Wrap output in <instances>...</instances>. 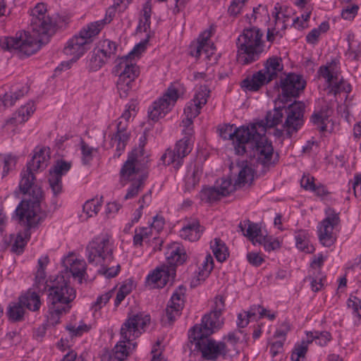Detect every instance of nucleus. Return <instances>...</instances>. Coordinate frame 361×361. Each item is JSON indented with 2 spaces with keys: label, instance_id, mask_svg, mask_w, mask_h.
<instances>
[{
  "label": "nucleus",
  "instance_id": "3",
  "mask_svg": "<svg viewBox=\"0 0 361 361\" xmlns=\"http://www.w3.org/2000/svg\"><path fill=\"white\" fill-rule=\"evenodd\" d=\"M48 287L47 320L51 325H56L61 315L69 311V303L75 299V291L62 275L57 276Z\"/></svg>",
  "mask_w": 361,
  "mask_h": 361
},
{
  "label": "nucleus",
  "instance_id": "58",
  "mask_svg": "<svg viewBox=\"0 0 361 361\" xmlns=\"http://www.w3.org/2000/svg\"><path fill=\"white\" fill-rule=\"evenodd\" d=\"M359 6L357 4H352L343 8L341 11V17L345 20H351L357 14Z\"/></svg>",
  "mask_w": 361,
  "mask_h": 361
},
{
  "label": "nucleus",
  "instance_id": "1",
  "mask_svg": "<svg viewBox=\"0 0 361 361\" xmlns=\"http://www.w3.org/2000/svg\"><path fill=\"white\" fill-rule=\"evenodd\" d=\"M49 159V149H39L35 152L32 159L27 164L26 169L21 172L19 188L23 194H28V197L20 202L15 213L21 219L25 218L30 225H33L44 218L40 208L43 192L41 187L35 182L34 173L39 170H44L47 166Z\"/></svg>",
  "mask_w": 361,
  "mask_h": 361
},
{
  "label": "nucleus",
  "instance_id": "24",
  "mask_svg": "<svg viewBox=\"0 0 361 361\" xmlns=\"http://www.w3.org/2000/svg\"><path fill=\"white\" fill-rule=\"evenodd\" d=\"M204 226H201L198 220H192L187 222L180 231V236L190 242L198 240L203 231Z\"/></svg>",
  "mask_w": 361,
  "mask_h": 361
},
{
  "label": "nucleus",
  "instance_id": "4",
  "mask_svg": "<svg viewBox=\"0 0 361 361\" xmlns=\"http://www.w3.org/2000/svg\"><path fill=\"white\" fill-rule=\"evenodd\" d=\"M149 322V315L144 313L128 315L121 328V340L112 351L118 361H123L135 350L137 343L133 341L140 336L141 330H144Z\"/></svg>",
  "mask_w": 361,
  "mask_h": 361
},
{
  "label": "nucleus",
  "instance_id": "47",
  "mask_svg": "<svg viewBox=\"0 0 361 361\" xmlns=\"http://www.w3.org/2000/svg\"><path fill=\"white\" fill-rule=\"evenodd\" d=\"M309 344L310 343L307 339L296 344L291 354L292 361H301L305 359Z\"/></svg>",
  "mask_w": 361,
  "mask_h": 361
},
{
  "label": "nucleus",
  "instance_id": "59",
  "mask_svg": "<svg viewBox=\"0 0 361 361\" xmlns=\"http://www.w3.org/2000/svg\"><path fill=\"white\" fill-rule=\"evenodd\" d=\"M201 107L197 103L191 100L184 109V114L189 118H195L200 112Z\"/></svg>",
  "mask_w": 361,
  "mask_h": 361
},
{
  "label": "nucleus",
  "instance_id": "23",
  "mask_svg": "<svg viewBox=\"0 0 361 361\" xmlns=\"http://www.w3.org/2000/svg\"><path fill=\"white\" fill-rule=\"evenodd\" d=\"M18 218L20 223L23 224L25 228L23 233H19L16 236V238L11 246V251L14 253H16L17 255H20L23 252L27 241L30 238V229L36 227L42 220H39L33 225H30L29 222L27 221L25 218L24 219H21L19 216H18Z\"/></svg>",
  "mask_w": 361,
  "mask_h": 361
},
{
  "label": "nucleus",
  "instance_id": "30",
  "mask_svg": "<svg viewBox=\"0 0 361 361\" xmlns=\"http://www.w3.org/2000/svg\"><path fill=\"white\" fill-rule=\"evenodd\" d=\"M281 59L277 56L269 58L264 64L263 73L269 82L276 78L278 73L283 70Z\"/></svg>",
  "mask_w": 361,
  "mask_h": 361
},
{
  "label": "nucleus",
  "instance_id": "56",
  "mask_svg": "<svg viewBox=\"0 0 361 361\" xmlns=\"http://www.w3.org/2000/svg\"><path fill=\"white\" fill-rule=\"evenodd\" d=\"M16 162V157L11 154L0 155V166H3V171L1 172L2 178L8 173L11 166L12 165L14 166Z\"/></svg>",
  "mask_w": 361,
  "mask_h": 361
},
{
  "label": "nucleus",
  "instance_id": "8",
  "mask_svg": "<svg viewBox=\"0 0 361 361\" xmlns=\"http://www.w3.org/2000/svg\"><path fill=\"white\" fill-rule=\"evenodd\" d=\"M263 32L257 27L246 28L236 41L237 61L243 65L250 64L259 59L264 51Z\"/></svg>",
  "mask_w": 361,
  "mask_h": 361
},
{
  "label": "nucleus",
  "instance_id": "64",
  "mask_svg": "<svg viewBox=\"0 0 361 361\" xmlns=\"http://www.w3.org/2000/svg\"><path fill=\"white\" fill-rule=\"evenodd\" d=\"M248 262L254 267L260 266L264 261V258L257 252H251L247 254Z\"/></svg>",
  "mask_w": 361,
  "mask_h": 361
},
{
  "label": "nucleus",
  "instance_id": "60",
  "mask_svg": "<svg viewBox=\"0 0 361 361\" xmlns=\"http://www.w3.org/2000/svg\"><path fill=\"white\" fill-rule=\"evenodd\" d=\"M31 19H34L35 18H50L49 16L47 14V8L46 6L39 3L37 4L31 11Z\"/></svg>",
  "mask_w": 361,
  "mask_h": 361
},
{
  "label": "nucleus",
  "instance_id": "12",
  "mask_svg": "<svg viewBox=\"0 0 361 361\" xmlns=\"http://www.w3.org/2000/svg\"><path fill=\"white\" fill-rule=\"evenodd\" d=\"M219 135L224 140H232L235 153L238 155L245 154V147H243L245 142H249V136H250L251 124L247 126H240L234 128L233 125H225L220 128Z\"/></svg>",
  "mask_w": 361,
  "mask_h": 361
},
{
  "label": "nucleus",
  "instance_id": "6",
  "mask_svg": "<svg viewBox=\"0 0 361 361\" xmlns=\"http://www.w3.org/2000/svg\"><path fill=\"white\" fill-rule=\"evenodd\" d=\"M146 44L147 42L138 43L127 55L116 61L114 72L118 75L116 87L121 98H126L133 88L135 80L139 75V68L133 58L145 51Z\"/></svg>",
  "mask_w": 361,
  "mask_h": 361
},
{
  "label": "nucleus",
  "instance_id": "40",
  "mask_svg": "<svg viewBox=\"0 0 361 361\" xmlns=\"http://www.w3.org/2000/svg\"><path fill=\"white\" fill-rule=\"evenodd\" d=\"M307 338L310 343L314 341L317 345L324 346L331 341V336L328 331H309Z\"/></svg>",
  "mask_w": 361,
  "mask_h": 361
},
{
  "label": "nucleus",
  "instance_id": "15",
  "mask_svg": "<svg viewBox=\"0 0 361 361\" xmlns=\"http://www.w3.org/2000/svg\"><path fill=\"white\" fill-rule=\"evenodd\" d=\"M191 150L190 140L184 137L176 142L173 149H168L161 156L160 160L164 165L173 164L176 169H178L183 164L184 157Z\"/></svg>",
  "mask_w": 361,
  "mask_h": 361
},
{
  "label": "nucleus",
  "instance_id": "27",
  "mask_svg": "<svg viewBox=\"0 0 361 361\" xmlns=\"http://www.w3.org/2000/svg\"><path fill=\"white\" fill-rule=\"evenodd\" d=\"M214 268L213 257L210 255H207L204 257V260L199 268V271L191 280L190 286L195 288L200 285L202 282L209 276Z\"/></svg>",
  "mask_w": 361,
  "mask_h": 361
},
{
  "label": "nucleus",
  "instance_id": "53",
  "mask_svg": "<svg viewBox=\"0 0 361 361\" xmlns=\"http://www.w3.org/2000/svg\"><path fill=\"white\" fill-rule=\"evenodd\" d=\"M324 279L325 276H323L319 270H316L312 276L307 277V279L310 281L311 288L314 292H318L322 288Z\"/></svg>",
  "mask_w": 361,
  "mask_h": 361
},
{
  "label": "nucleus",
  "instance_id": "36",
  "mask_svg": "<svg viewBox=\"0 0 361 361\" xmlns=\"http://www.w3.org/2000/svg\"><path fill=\"white\" fill-rule=\"evenodd\" d=\"M19 300L24 307L30 311L36 312L40 308V297L35 291L29 290L26 293L20 296Z\"/></svg>",
  "mask_w": 361,
  "mask_h": 361
},
{
  "label": "nucleus",
  "instance_id": "28",
  "mask_svg": "<svg viewBox=\"0 0 361 361\" xmlns=\"http://www.w3.org/2000/svg\"><path fill=\"white\" fill-rule=\"evenodd\" d=\"M225 307V300L223 296L217 295L215 298L214 300V307L213 311L207 315H204L202 319V322L204 320L205 318H208L209 322L212 323V326L220 328L222 322L220 320V316L221 314L222 311Z\"/></svg>",
  "mask_w": 361,
  "mask_h": 361
},
{
  "label": "nucleus",
  "instance_id": "2",
  "mask_svg": "<svg viewBox=\"0 0 361 361\" xmlns=\"http://www.w3.org/2000/svg\"><path fill=\"white\" fill-rule=\"evenodd\" d=\"M32 34L24 32L19 37H5L0 39V47L6 51L14 52L20 58L27 57L37 52L42 45L49 42L54 34L55 25L51 18L30 20Z\"/></svg>",
  "mask_w": 361,
  "mask_h": 361
},
{
  "label": "nucleus",
  "instance_id": "62",
  "mask_svg": "<svg viewBox=\"0 0 361 361\" xmlns=\"http://www.w3.org/2000/svg\"><path fill=\"white\" fill-rule=\"evenodd\" d=\"M112 295L113 290H111L99 296L97 298V300L92 305V307L94 308V310L97 311L101 309L104 305H105L109 300V299L111 298Z\"/></svg>",
  "mask_w": 361,
  "mask_h": 361
},
{
  "label": "nucleus",
  "instance_id": "61",
  "mask_svg": "<svg viewBox=\"0 0 361 361\" xmlns=\"http://www.w3.org/2000/svg\"><path fill=\"white\" fill-rule=\"evenodd\" d=\"M247 0H233L228 7V12L231 16H236L240 13Z\"/></svg>",
  "mask_w": 361,
  "mask_h": 361
},
{
  "label": "nucleus",
  "instance_id": "32",
  "mask_svg": "<svg viewBox=\"0 0 361 361\" xmlns=\"http://www.w3.org/2000/svg\"><path fill=\"white\" fill-rule=\"evenodd\" d=\"M281 103H276V105H279L276 106L273 110L267 112L265 120H262L258 123L263 122V126L267 130V128H274L277 126L282 121V118L283 116V111L285 109V104H282L283 105H280Z\"/></svg>",
  "mask_w": 361,
  "mask_h": 361
},
{
  "label": "nucleus",
  "instance_id": "5",
  "mask_svg": "<svg viewBox=\"0 0 361 361\" xmlns=\"http://www.w3.org/2000/svg\"><path fill=\"white\" fill-rule=\"evenodd\" d=\"M207 321L208 318H205L200 326H193L189 332V339L195 345V349L202 353L204 360L215 361L221 355L225 357L228 350L225 343L209 338L219 328L212 326V323L207 324Z\"/></svg>",
  "mask_w": 361,
  "mask_h": 361
},
{
  "label": "nucleus",
  "instance_id": "20",
  "mask_svg": "<svg viewBox=\"0 0 361 361\" xmlns=\"http://www.w3.org/2000/svg\"><path fill=\"white\" fill-rule=\"evenodd\" d=\"M317 73L320 77L325 79L328 85V87L330 89L329 92L333 93L334 95L340 93L341 91H345L346 92H350V85H345L342 80L338 82L337 76L334 75L329 66H321Z\"/></svg>",
  "mask_w": 361,
  "mask_h": 361
},
{
  "label": "nucleus",
  "instance_id": "50",
  "mask_svg": "<svg viewBox=\"0 0 361 361\" xmlns=\"http://www.w3.org/2000/svg\"><path fill=\"white\" fill-rule=\"evenodd\" d=\"M221 197L215 186L204 188L200 192V198L201 200L207 202L216 201L219 200Z\"/></svg>",
  "mask_w": 361,
  "mask_h": 361
},
{
  "label": "nucleus",
  "instance_id": "57",
  "mask_svg": "<svg viewBox=\"0 0 361 361\" xmlns=\"http://www.w3.org/2000/svg\"><path fill=\"white\" fill-rule=\"evenodd\" d=\"M346 54L353 60H359L361 56V44L354 42H349Z\"/></svg>",
  "mask_w": 361,
  "mask_h": 361
},
{
  "label": "nucleus",
  "instance_id": "18",
  "mask_svg": "<svg viewBox=\"0 0 361 361\" xmlns=\"http://www.w3.org/2000/svg\"><path fill=\"white\" fill-rule=\"evenodd\" d=\"M185 288L180 286L173 293L165 310V317L171 324L181 314L184 307V294Z\"/></svg>",
  "mask_w": 361,
  "mask_h": 361
},
{
  "label": "nucleus",
  "instance_id": "34",
  "mask_svg": "<svg viewBox=\"0 0 361 361\" xmlns=\"http://www.w3.org/2000/svg\"><path fill=\"white\" fill-rule=\"evenodd\" d=\"M25 314V307L19 299L16 302H11L8 304L6 315L9 321L12 322H22L24 320Z\"/></svg>",
  "mask_w": 361,
  "mask_h": 361
},
{
  "label": "nucleus",
  "instance_id": "49",
  "mask_svg": "<svg viewBox=\"0 0 361 361\" xmlns=\"http://www.w3.org/2000/svg\"><path fill=\"white\" fill-rule=\"evenodd\" d=\"M257 242L259 245H263L264 250L268 252L278 250L281 247L279 240L271 236H261L259 240H257Z\"/></svg>",
  "mask_w": 361,
  "mask_h": 361
},
{
  "label": "nucleus",
  "instance_id": "41",
  "mask_svg": "<svg viewBox=\"0 0 361 361\" xmlns=\"http://www.w3.org/2000/svg\"><path fill=\"white\" fill-rule=\"evenodd\" d=\"M109 60L95 48L90 52L88 68L92 71L101 68Z\"/></svg>",
  "mask_w": 361,
  "mask_h": 361
},
{
  "label": "nucleus",
  "instance_id": "16",
  "mask_svg": "<svg viewBox=\"0 0 361 361\" xmlns=\"http://www.w3.org/2000/svg\"><path fill=\"white\" fill-rule=\"evenodd\" d=\"M177 90L173 87H169L167 92L159 100L153 103L152 109L149 111V117L152 121H157L159 118L165 116L171 110L177 99Z\"/></svg>",
  "mask_w": 361,
  "mask_h": 361
},
{
  "label": "nucleus",
  "instance_id": "7",
  "mask_svg": "<svg viewBox=\"0 0 361 361\" xmlns=\"http://www.w3.org/2000/svg\"><path fill=\"white\" fill-rule=\"evenodd\" d=\"M249 142H245V154L250 153L256 158L258 164L264 168L274 165V147L271 142L266 137V129L262 123H251Z\"/></svg>",
  "mask_w": 361,
  "mask_h": 361
},
{
  "label": "nucleus",
  "instance_id": "54",
  "mask_svg": "<svg viewBox=\"0 0 361 361\" xmlns=\"http://www.w3.org/2000/svg\"><path fill=\"white\" fill-rule=\"evenodd\" d=\"M102 204L98 200H90L87 201L83 205V212L87 217H92L96 215L100 209Z\"/></svg>",
  "mask_w": 361,
  "mask_h": 361
},
{
  "label": "nucleus",
  "instance_id": "55",
  "mask_svg": "<svg viewBox=\"0 0 361 361\" xmlns=\"http://www.w3.org/2000/svg\"><path fill=\"white\" fill-rule=\"evenodd\" d=\"M82 153V163L83 165H89L93 159V152L96 149L90 147L83 140L80 142Z\"/></svg>",
  "mask_w": 361,
  "mask_h": 361
},
{
  "label": "nucleus",
  "instance_id": "19",
  "mask_svg": "<svg viewBox=\"0 0 361 361\" xmlns=\"http://www.w3.org/2000/svg\"><path fill=\"white\" fill-rule=\"evenodd\" d=\"M141 159L137 154L135 155V152H132L128 155V159L123 164L120 171L121 181H135L139 177L146 178V176L140 173V169L137 167L138 163L142 161Z\"/></svg>",
  "mask_w": 361,
  "mask_h": 361
},
{
  "label": "nucleus",
  "instance_id": "14",
  "mask_svg": "<svg viewBox=\"0 0 361 361\" xmlns=\"http://www.w3.org/2000/svg\"><path fill=\"white\" fill-rule=\"evenodd\" d=\"M326 217L323 219L318 227V237L319 242L325 247L331 246L336 241L334 230L340 224L338 213L331 209L326 211Z\"/></svg>",
  "mask_w": 361,
  "mask_h": 361
},
{
  "label": "nucleus",
  "instance_id": "48",
  "mask_svg": "<svg viewBox=\"0 0 361 361\" xmlns=\"http://www.w3.org/2000/svg\"><path fill=\"white\" fill-rule=\"evenodd\" d=\"M296 246L298 249L306 252H311L313 250L312 246H309L308 234L305 231H300L295 236Z\"/></svg>",
  "mask_w": 361,
  "mask_h": 361
},
{
  "label": "nucleus",
  "instance_id": "33",
  "mask_svg": "<svg viewBox=\"0 0 361 361\" xmlns=\"http://www.w3.org/2000/svg\"><path fill=\"white\" fill-rule=\"evenodd\" d=\"M35 105L33 102L27 103L22 106L13 116L6 121V123L14 125L21 124L25 122L35 111Z\"/></svg>",
  "mask_w": 361,
  "mask_h": 361
},
{
  "label": "nucleus",
  "instance_id": "17",
  "mask_svg": "<svg viewBox=\"0 0 361 361\" xmlns=\"http://www.w3.org/2000/svg\"><path fill=\"white\" fill-rule=\"evenodd\" d=\"M71 168V162L62 159H58L49 169L48 181L54 197H57L62 193V176L66 174Z\"/></svg>",
  "mask_w": 361,
  "mask_h": 361
},
{
  "label": "nucleus",
  "instance_id": "9",
  "mask_svg": "<svg viewBox=\"0 0 361 361\" xmlns=\"http://www.w3.org/2000/svg\"><path fill=\"white\" fill-rule=\"evenodd\" d=\"M86 252L89 262L95 265L113 261V247L106 235L93 238L87 245Z\"/></svg>",
  "mask_w": 361,
  "mask_h": 361
},
{
  "label": "nucleus",
  "instance_id": "39",
  "mask_svg": "<svg viewBox=\"0 0 361 361\" xmlns=\"http://www.w3.org/2000/svg\"><path fill=\"white\" fill-rule=\"evenodd\" d=\"M95 49L109 60L116 54L117 44L109 39H104L98 42Z\"/></svg>",
  "mask_w": 361,
  "mask_h": 361
},
{
  "label": "nucleus",
  "instance_id": "13",
  "mask_svg": "<svg viewBox=\"0 0 361 361\" xmlns=\"http://www.w3.org/2000/svg\"><path fill=\"white\" fill-rule=\"evenodd\" d=\"M305 108V106L302 102H294L288 107L285 106L286 118L283 127L288 137H290L303 126Z\"/></svg>",
  "mask_w": 361,
  "mask_h": 361
},
{
  "label": "nucleus",
  "instance_id": "45",
  "mask_svg": "<svg viewBox=\"0 0 361 361\" xmlns=\"http://www.w3.org/2000/svg\"><path fill=\"white\" fill-rule=\"evenodd\" d=\"M111 262L112 261H109L99 264L100 267L97 272L108 279L115 277L119 273L121 267L119 264L111 266Z\"/></svg>",
  "mask_w": 361,
  "mask_h": 361
},
{
  "label": "nucleus",
  "instance_id": "29",
  "mask_svg": "<svg viewBox=\"0 0 361 361\" xmlns=\"http://www.w3.org/2000/svg\"><path fill=\"white\" fill-rule=\"evenodd\" d=\"M111 19H104L94 21L87 24L79 32L80 35L84 36V38L90 44L93 41V38L97 36L100 31L103 29L104 25L110 23Z\"/></svg>",
  "mask_w": 361,
  "mask_h": 361
},
{
  "label": "nucleus",
  "instance_id": "25",
  "mask_svg": "<svg viewBox=\"0 0 361 361\" xmlns=\"http://www.w3.org/2000/svg\"><path fill=\"white\" fill-rule=\"evenodd\" d=\"M269 82L267 79L263 71H259L251 76H247L241 82V87L245 91L256 92L261 87Z\"/></svg>",
  "mask_w": 361,
  "mask_h": 361
},
{
  "label": "nucleus",
  "instance_id": "43",
  "mask_svg": "<svg viewBox=\"0 0 361 361\" xmlns=\"http://www.w3.org/2000/svg\"><path fill=\"white\" fill-rule=\"evenodd\" d=\"M247 224L248 225L246 233H244V235L255 245L257 243V240H259V238L264 235L262 233L261 228L257 224L253 223L250 220H247Z\"/></svg>",
  "mask_w": 361,
  "mask_h": 361
},
{
  "label": "nucleus",
  "instance_id": "22",
  "mask_svg": "<svg viewBox=\"0 0 361 361\" xmlns=\"http://www.w3.org/2000/svg\"><path fill=\"white\" fill-rule=\"evenodd\" d=\"M175 275V267L163 265L161 267H157L152 274H149L147 277V281L149 283L165 286L170 280H173Z\"/></svg>",
  "mask_w": 361,
  "mask_h": 361
},
{
  "label": "nucleus",
  "instance_id": "26",
  "mask_svg": "<svg viewBox=\"0 0 361 361\" xmlns=\"http://www.w3.org/2000/svg\"><path fill=\"white\" fill-rule=\"evenodd\" d=\"M64 267L69 269L73 278L77 279L79 283H82L83 276L86 273V262L83 259H73V257H68L63 261Z\"/></svg>",
  "mask_w": 361,
  "mask_h": 361
},
{
  "label": "nucleus",
  "instance_id": "11",
  "mask_svg": "<svg viewBox=\"0 0 361 361\" xmlns=\"http://www.w3.org/2000/svg\"><path fill=\"white\" fill-rule=\"evenodd\" d=\"M306 85L305 80L300 75L289 73L281 80V93L276 99L275 103L286 104L291 101L292 98L299 96Z\"/></svg>",
  "mask_w": 361,
  "mask_h": 361
},
{
  "label": "nucleus",
  "instance_id": "44",
  "mask_svg": "<svg viewBox=\"0 0 361 361\" xmlns=\"http://www.w3.org/2000/svg\"><path fill=\"white\" fill-rule=\"evenodd\" d=\"M329 117V116L327 111H320L312 115L311 121L317 127L320 132L323 133L326 130V124Z\"/></svg>",
  "mask_w": 361,
  "mask_h": 361
},
{
  "label": "nucleus",
  "instance_id": "21",
  "mask_svg": "<svg viewBox=\"0 0 361 361\" xmlns=\"http://www.w3.org/2000/svg\"><path fill=\"white\" fill-rule=\"evenodd\" d=\"M90 43L80 34L75 35L68 40L67 45L64 47L65 54L73 56V59L76 61L87 51V46Z\"/></svg>",
  "mask_w": 361,
  "mask_h": 361
},
{
  "label": "nucleus",
  "instance_id": "35",
  "mask_svg": "<svg viewBox=\"0 0 361 361\" xmlns=\"http://www.w3.org/2000/svg\"><path fill=\"white\" fill-rule=\"evenodd\" d=\"M49 263L47 256L41 257L37 262L38 268L35 275V286L39 291H44L49 285L44 283L46 278L45 268Z\"/></svg>",
  "mask_w": 361,
  "mask_h": 361
},
{
  "label": "nucleus",
  "instance_id": "52",
  "mask_svg": "<svg viewBox=\"0 0 361 361\" xmlns=\"http://www.w3.org/2000/svg\"><path fill=\"white\" fill-rule=\"evenodd\" d=\"M209 93L210 90L209 88L205 85H202L198 88L192 100L202 108L207 104Z\"/></svg>",
  "mask_w": 361,
  "mask_h": 361
},
{
  "label": "nucleus",
  "instance_id": "37",
  "mask_svg": "<svg viewBox=\"0 0 361 361\" xmlns=\"http://www.w3.org/2000/svg\"><path fill=\"white\" fill-rule=\"evenodd\" d=\"M236 167L238 169V175L237 179L235 180V185L240 187L241 185H245L250 180H252V169L248 166L247 161L238 162Z\"/></svg>",
  "mask_w": 361,
  "mask_h": 361
},
{
  "label": "nucleus",
  "instance_id": "38",
  "mask_svg": "<svg viewBox=\"0 0 361 361\" xmlns=\"http://www.w3.org/2000/svg\"><path fill=\"white\" fill-rule=\"evenodd\" d=\"M211 249L214 255L219 262H224L228 256V249L226 244L220 238H214L211 242Z\"/></svg>",
  "mask_w": 361,
  "mask_h": 361
},
{
  "label": "nucleus",
  "instance_id": "10",
  "mask_svg": "<svg viewBox=\"0 0 361 361\" xmlns=\"http://www.w3.org/2000/svg\"><path fill=\"white\" fill-rule=\"evenodd\" d=\"M136 104L131 102L126 106V109L117 121L116 133L111 138V145L116 148L114 157H119L124 151L130 137L127 132L128 122L130 118L135 113Z\"/></svg>",
  "mask_w": 361,
  "mask_h": 361
},
{
  "label": "nucleus",
  "instance_id": "51",
  "mask_svg": "<svg viewBox=\"0 0 361 361\" xmlns=\"http://www.w3.org/2000/svg\"><path fill=\"white\" fill-rule=\"evenodd\" d=\"M145 177H139L135 181H132L127 193L124 196V200L134 198L139 192L143 188Z\"/></svg>",
  "mask_w": 361,
  "mask_h": 361
},
{
  "label": "nucleus",
  "instance_id": "46",
  "mask_svg": "<svg viewBox=\"0 0 361 361\" xmlns=\"http://www.w3.org/2000/svg\"><path fill=\"white\" fill-rule=\"evenodd\" d=\"M215 187L220 195L224 197L235 190L238 185H235V183L233 184L231 178H221L220 183L217 181Z\"/></svg>",
  "mask_w": 361,
  "mask_h": 361
},
{
  "label": "nucleus",
  "instance_id": "31",
  "mask_svg": "<svg viewBox=\"0 0 361 361\" xmlns=\"http://www.w3.org/2000/svg\"><path fill=\"white\" fill-rule=\"evenodd\" d=\"M166 255L170 266L173 267L175 265L182 264L187 259L185 249L178 243H173L169 248Z\"/></svg>",
  "mask_w": 361,
  "mask_h": 361
},
{
  "label": "nucleus",
  "instance_id": "63",
  "mask_svg": "<svg viewBox=\"0 0 361 361\" xmlns=\"http://www.w3.org/2000/svg\"><path fill=\"white\" fill-rule=\"evenodd\" d=\"M348 306L358 317H361V302L357 298L351 296L348 300Z\"/></svg>",
  "mask_w": 361,
  "mask_h": 361
},
{
  "label": "nucleus",
  "instance_id": "42",
  "mask_svg": "<svg viewBox=\"0 0 361 361\" xmlns=\"http://www.w3.org/2000/svg\"><path fill=\"white\" fill-rule=\"evenodd\" d=\"M27 92V87H23L21 89L18 90L10 94L6 93L2 100L0 99V106L4 105V106H13L16 101L23 97Z\"/></svg>",
  "mask_w": 361,
  "mask_h": 361
}]
</instances>
